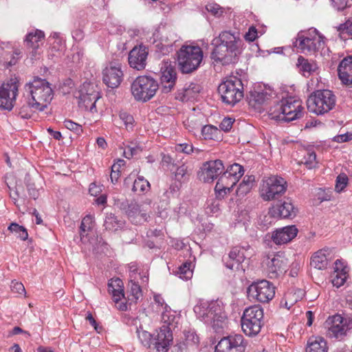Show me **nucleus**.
Wrapping results in <instances>:
<instances>
[{
    "label": "nucleus",
    "mask_w": 352,
    "mask_h": 352,
    "mask_svg": "<svg viewBox=\"0 0 352 352\" xmlns=\"http://www.w3.org/2000/svg\"><path fill=\"white\" fill-rule=\"evenodd\" d=\"M212 44L214 47L211 58L217 63L227 65L237 62L241 53L243 41L239 32L223 31L213 39Z\"/></svg>",
    "instance_id": "1"
},
{
    "label": "nucleus",
    "mask_w": 352,
    "mask_h": 352,
    "mask_svg": "<svg viewBox=\"0 0 352 352\" xmlns=\"http://www.w3.org/2000/svg\"><path fill=\"white\" fill-rule=\"evenodd\" d=\"M24 96L35 111H43L53 98V90L45 79L36 77L25 85Z\"/></svg>",
    "instance_id": "2"
},
{
    "label": "nucleus",
    "mask_w": 352,
    "mask_h": 352,
    "mask_svg": "<svg viewBox=\"0 0 352 352\" xmlns=\"http://www.w3.org/2000/svg\"><path fill=\"white\" fill-rule=\"evenodd\" d=\"M194 311L197 318L215 331L223 328L226 315L218 301L200 302L195 306Z\"/></svg>",
    "instance_id": "3"
},
{
    "label": "nucleus",
    "mask_w": 352,
    "mask_h": 352,
    "mask_svg": "<svg viewBox=\"0 0 352 352\" xmlns=\"http://www.w3.org/2000/svg\"><path fill=\"white\" fill-rule=\"evenodd\" d=\"M304 107L302 101L293 97L282 99L269 110L271 119L289 122L302 118Z\"/></svg>",
    "instance_id": "4"
},
{
    "label": "nucleus",
    "mask_w": 352,
    "mask_h": 352,
    "mask_svg": "<svg viewBox=\"0 0 352 352\" xmlns=\"http://www.w3.org/2000/svg\"><path fill=\"white\" fill-rule=\"evenodd\" d=\"M294 46L306 55H316L324 45V36L316 28L298 33Z\"/></svg>",
    "instance_id": "5"
},
{
    "label": "nucleus",
    "mask_w": 352,
    "mask_h": 352,
    "mask_svg": "<svg viewBox=\"0 0 352 352\" xmlns=\"http://www.w3.org/2000/svg\"><path fill=\"white\" fill-rule=\"evenodd\" d=\"M336 97L329 89H319L308 97L307 106L309 111L318 116L324 115L333 109L336 105Z\"/></svg>",
    "instance_id": "6"
},
{
    "label": "nucleus",
    "mask_w": 352,
    "mask_h": 352,
    "mask_svg": "<svg viewBox=\"0 0 352 352\" xmlns=\"http://www.w3.org/2000/svg\"><path fill=\"white\" fill-rule=\"evenodd\" d=\"M202 60L203 52L199 46L184 45L177 52L178 65L184 74L197 70Z\"/></svg>",
    "instance_id": "7"
},
{
    "label": "nucleus",
    "mask_w": 352,
    "mask_h": 352,
    "mask_svg": "<svg viewBox=\"0 0 352 352\" xmlns=\"http://www.w3.org/2000/svg\"><path fill=\"white\" fill-rule=\"evenodd\" d=\"M263 317V309L259 305L246 308L241 318L243 333L250 337L258 335L264 324Z\"/></svg>",
    "instance_id": "8"
},
{
    "label": "nucleus",
    "mask_w": 352,
    "mask_h": 352,
    "mask_svg": "<svg viewBox=\"0 0 352 352\" xmlns=\"http://www.w3.org/2000/svg\"><path fill=\"white\" fill-rule=\"evenodd\" d=\"M287 183L281 177L272 175L262 179L259 193L263 200L269 201L278 199L286 192Z\"/></svg>",
    "instance_id": "9"
},
{
    "label": "nucleus",
    "mask_w": 352,
    "mask_h": 352,
    "mask_svg": "<svg viewBox=\"0 0 352 352\" xmlns=\"http://www.w3.org/2000/svg\"><path fill=\"white\" fill-rule=\"evenodd\" d=\"M223 102L234 105L243 97V85L236 76H230L221 83L218 87Z\"/></svg>",
    "instance_id": "10"
},
{
    "label": "nucleus",
    "mask_w": 352,
    "mask_h": 352,
    "mask_svg": "<svg viewBox=\"0 0 352 352\" xmlns=\"http://www.w3.org/2000/svg\"><path fill=\"white\" fill-rule=\"evenodd\" d=\"M244 169L242 166L234 163L230 165L226 171L219 178L215 186V192L217 197L223 198L227 193L230 192L231 188L238 182L243 175Z\"/></svg>",
    "instance_id": "11"
},
{
    "label": "nucleus",
    "mask_w": 352,
    "mask_h": 352,
    "mask_svg": "<svg viewBox=\"0 0 352 352\" xmlns=\"http://www.w3.org/2000/svg\"><path fill=\"white\" fill-rule=\"evenodd\" d=\"M159 89L157 80L148 76H140L131 84V93L137 101L146 102L151 100Z\"/></svg>",
    "instance_id": "12"
},
{
    "label": "nucleus",
    "mask_w": 352,
    "mask_h": 352,
    "mask_svg": "<svg viewBox=\"0 0 352 352\" xmlns=\"http://www.w3.org/2000/svg\"><path fill=\"white\" fill-rule=\"evenodd\" d=\"M324 328L327 337L342 340L352 330V318L335 314L327 319Z\"/></svg>",
    "instance_id": "13"
},
{
    "label": "nucleus",
    "mask_w": 352,
    "mask_h": 352,
    "mask_svg": "<svg viewBox=\"0 0 352 352\" xmlns=\"http://www.w3.org/2000/svg\"><path fill=\"white\" fill-rule=\"evenodd\" d=\"M274 285L267 280H260L252 283L247 289L250 298L258 302L265 303L270 302L275 296Z\"/></svg>",
    "instance_id": "14"
},
{
    "label": "nucleus",
    "mask_w": 352,
    "mask_h": 352,
    "mask_svg": "<svg viewBox=\"0 0 352 352\" xmlns=\"http://www.w3.org/2000/svg\"><path fill=\"white\" fill-rule=\"evenodd\" d=\"M247 341L241 334L229 335L221 338L214 352H245Z\"/></svg>",
    "instance_id": "15"
},
{
    "label": "nucleus",
    "mask_w": 352,
    "mask_h": 352,
    "mask_svg": "<svg viewBox=\"0 0 352 352\" xmlns=\"http://www.w3.org/2000/svg\"><path fill=\"white\" fill-rule=\"evenodd\" d=\"M18 94L17 83L13 80L0 83V108L10 111Z\"/></svg>",
    "instance_id": "16"
},
{
    "label": "nucleus",
    "mask_w": 352,
    "mask_h": 352,
    "mask_svg": "<svg viewBox=\"0 0 352 352\" xmlns=\"http://www.w3.org/2000/svg\"><path fill=\"white\" fill-rule=\"evenodd\" d=\"M276 97V92L270 87H265L261 90L251 91L248 97V102L252 108L261 111L263 106L269 104Z\"/></svg>",
    "instance_id": "17"
},
{
    "label": "nucleus",
    "mask_w": 352,
    "mask_h": 352,
    "mask_svg": "<svg viewBox=\"0 0 352 352\" xmlns=\"http://www.w3.org/2000/svg\"><path fill=\"white\" fill-rule=\"evenodd\" d=\"M100 98L99 93L94 89V85L85 82L80 89L79 103L91 113L97 111L96 103Z\"/></svg>",
    "instance_id": "18"
},
{
    "label": "nucleus",
    "mask_w": 352,
    "mask_h": 352,
    "mask_svg": "<svg viewBox=\"0 0 352 352\" xmlns=\"http://www.w3.org/2000/svg\"><path fill=\"white\" fill-rule=\"evenodd\" d=\"M265 272L270 278H276L286 272L288 263L287 259L280 254L274 255L265 261Z\"/></svg>",
    "instance_id": "19"
},
{
    "label": "nucleus",
    "mask_w": 352,
    "mask_h": 352,
    "mask_svg": "<svg viewBox=\"0 0 352 352\" xmlns=\"http://www.w3.org/2000/svg\"><path fill=\"white\" fill-rule=\"evenodd\" d=\"M224 166L220 160L206 162L199 173L200 180L204 182H212L220 175L223 173Z\"/></svg>",
    "instance_id": "20"
},
{
    "label": "nucleus",
    "mask_w": 352,
    "mask_h": 352,
    "mask_svg": "<svg viewBox=\"0 0 352 352\" xmlns=\"http://www.w3.org/2000/svg\"><path fill=\"white\" fill-rule=\"evenodd\" d=\"M123 79V72L119 63H111L102 71L103 82L109 88L118 87Z\"/></svg>",
    "instance_id": "21"
},
{
    "label": "nucleus",
    "mask_w": 352,
    "mask_h": 352,
    "mask_svg": "<svg viewBox=\"0 0 352 352\" xmlns=\"http://www.w3.org/2000/svg\"><path fill=\"white\" fill-rule=\"evenodd\" d=\"M250 249L249 245L233 247L228 258L223 259L226 267L230 270H238L241 264L250 256L248 253Z\"/></svg>",
    "instance_id": "22"
},
{
    "label": "nucleus",
    "mask_w": 352,
    "mask_h": 352,
    "mask_svg": "<svg viewBox=\"0 0 352 352\" xmlns=\"http://www.w3.org/2000/svg\"><path fill=\"white\" fill-rule=\"evenodd\" d=\"M168 327L162 325L153 339V352H168L173 342V333Z\"/></svg>",
    "instance_id": "23"
},
{
    "label": "nucleus",
    "mask_w": 352,
    "mask_h": 352,
    "mask_svg": "<svg viewBox=\"0 0 352 352\" xmlns=\"http://www.w3.org/2000/svg\"><path fill=\"white\" fill-rule=\"evenodd\" d=\"M148 55V48L144 45L135 46L129 54L128 61L130 67L137 70L146 67Z\"/></svg>",
    "instance_id": "24"
},
{
    "label": "nucleus",
    "mask_w": 352,
    "mask_h": 352,
    "mask_svg": "<svg viewBox=\"0 0 352 352\" xmlns=\"http://www.w3.org/2000/svg\"><path fill=\"white\" fill-rule=\"evenodd\" d=\"M160 82L162 91L164 93H168L172 91L177 80V73L175 68L171 65L164 64L161 68Z\"/></svg>",
    "instance_id": "25"
},
{
    "label": "nucleus",
    "mask_w": 352,
    "mask_h": 352,
    "mask_svg": "<svg viewBox=\"0 0 352 352\" xmlns=\"http://www.w3.org/2000/svg\"><path fill=\"white\" fill-rule=\"evenodd\" d=\"M298 232L296 226H287L276 229L272 234V240L276 245L286 244L294 239Z\"/></svg>",
    "instance_id": "26"
},
{
    "label": "nucleus",
    "mask_w": 352,
    "mask_h": 352,
    "mask_svg": "<svg viewBox=\"0 0 352 352\" xmlns=\"http://www.w3.org/2000/svg\"><path fill=\"white\" fill-rule=\"evenodd\" d=\"M273 217L280 219H292L296 214V211L290 201H284L280 204L273 206L269 211Z\"/></svg>",
    "instance_id": "27"
},
{
    "label": "nucleus",
    "mask_w": 352,
    "mask_h": 352,
    "mask_svg": "<svg viewBox=\"0 0 352 352\" xmlns=\"http://www.w3.org/2000/svg\"><path fill=\"white\" fill-rule=\"evenodd\" d=\"M338 73L344 85L352 86V56L344 58L340 63Z\"/></svg>",
    "instance_id": "28"
},
{
    "label": "nucleus",
    "mask_w": 352,
    "mask_h": 352,
    "mask_svg": "<svg viewBox=\"0 0 352 352\" xmlns=\"http://www.w3.org/2000/svg\"><path fill=\"white\" fill-rule=\"evenodd\" d=\"M330 255L331 250L329 248H323L317 251L311 256V266L320 270L326 269L329 262Z\"/></svg>",
    "instance_id": "29"
},
{
    "label": "nucleus",
    "mask_w": 352,
    "mask_h": 352,
    "mask_svg": "<svg viewBox=\"0 0 352 352\" xmlns=\"http://www.w3.org/2000/svg\"><path fill=\"white\" fill-rule=\"evenodd\" d=\"M45 34L43 32L36 30L29 32L25 39V43L27 47L32 50V56L35 57L36 50L43 45Z\"/></svg>",
    "instance_id": "30"
},
{
    "label": "nucleus",
    "mask_w": 352,
    "mask_h": 352,
    "mask_svg": "<svg viewBox=\"0 0 352 352\" xmlns=\"http://www.w3.org/2000/svg\"><path fill=\"white\" fill-rule=\"evenodd\" d=\"M201 88L198 84L190 82L186 84L182 89L178 90L175 98L182 102L193 100L200 92Z\"/></svg>",
    "instance_id": "31"
},
{
    "label": "nucleus",
    "mask_w": 352,
    "mask_h": 352,
    "mask_svg": "<svg viewBox=\"0 0 352 352\" xmlns=\"http://www.w3.org/2000/svg\"><path fill=\"white\" fill-rule=\"evenodd\" d=\"M133 324L135 326L137 336L140 343L146 348H151L153 343V336L144 329L139 318L134 319Z\"/></svg>",
    "instance_id": "32"
},
{
    "label": "nucleus",
    "mask_w": 352,
    "mask_h": 352,
    "mask_svg": "<svg viewBox=\"0 0 352 352\" xmlns=\"http://www.w3.org/2000/svg\"><path fill=\"white\" fill-rule=\"evenodd\" d=\"M108 292L112 295L116 304L124 296L123 283L120 278L111 279L108 283Z\"/></svg>",
    "instance_id": "33"
},
{
    "label": "nucleus",
    "mask_w": 352,
    "mask_h": 352,
    "mask_svg": "<svg viewBox=\"0 0 352 352\" xmlns=\"http://www.w3.org/2000/svg\"><path fill=\"white\" fill-rule=\"evenodd\" d=\"M326 340L322 337L310 338L307 342L306 352H327Z\"/></svg>",
    "instance_id": "34"
},
{
    "label": "nucleus",
    "mask_w": 352,
    "mask_h": 352,
    "mask_svg": "<svg viewBox=\"0 0 352 352\" xmlns=\"http://www.w3.org/2000/svg\"><path fill=\"white\" fill-rule=\"evenodd\" d=\"M164 309L165 310L162 314V320L164 323L163 325H166L169 327L168 330L172 331V330L177 327L179 317L176 315L175 311H173L170 307H168L166 305Z\"/></svg>",
    "instance_id": "35"
},
{
    "label": "nucleus",
    "mask_w": 352,
    "mask_h": 352,
    "mask_svg": "<svg viewBox=\"0 0 352 352\" xmlns=\"http://www.w3.org/2000/svg\"><path fill=\"white\" fill-rule=\"evenodd\" d=\"M296 65L305 76H309L318 68L316 63L314 60L309 61L302 56L298 58Z\"/></svg>",
    "instance_id": "36"
},
{
    "label": "nucleus",
    "mask_w": 352,
    "mask_h": 352,
    "mask_svg": "<svg viewBox=\"0 0 352 352\" xmlns=\"http://www.w3.org/2000/svg\"><path fill=\"white\" fill-rule=\"evenodd\" d=\"M201 135L205 140L219 141L222 138L221 130L210 124L202 127Z\"/></svg>",
    "instance_id": "37"
},
{
    "label": "nucleus",
    "mask_w": 352,
    "mask_h": 352,
    "mask_svg": "<svg viewBox=\"0 0 352 352\" xmlns=\"http://www.w3.org/2000/svg\"><path fill=\"white\" fill-rule=\"evenodd\" d=\"M124 222L118 219V217L112 214H107L104 222V226L106 230L111 231H116L122 228Z\"/></svg>",
    "instance_id": "38"
},
{
    "label": "nucleus",
    "mask_w": 352,
    "mask_h": 352,
    "mask_svg": "<svg viewBox=\"0 0 352 352\" xmlns=\"http://www.w3.org/2000/svg\"><path fill=\"white\" fill-rule=\"evenodd\" d=\"M192 174V167L190 165L182 164L175 171V178L179 182H187Z\"/></svg>",
    "instance_id": "39"
},
{
    "label": "nucleus",
    "mask_w": 352,
    "mask_h": 352,
    "mask_svg": "<svg viewBox=\"0 0 352 352\" xmlns=\"http://www.w3.org/2000/svg\"><path fill=\"white\" fill-rule=\"evenodd\" d=\"M335 264L336 267L331 282L333 286L338 288L342 286L346 282L347 274L345 269L339 270L338 267V261H336Z\"/></svg>",
    "instance_id": "40"
},
{
    "label": "nucleus",
    "mask_w": 352,
    "mask_h": 352,
    "mask_svg": "<svg viewBox=\"0 0 352 352\" xmlns=\"http://www.w3.org/2000/svg\"><path fill=\"white\" fill-rule=\"evenodd\" d=\"M94 226V218L92 215H86L82 220L80 226V235L81 241L87 235V232L93 230Z\"/></svg>",
    "instance_id": "41"
},
{
    "label": "nucleus",
    "mask_w": 352,
    "mask_h": 352,
    "mask_svg": "<svg viewBox=\"0 0 352 352\" xmlns=\"http://www.w3.org/2000/svg\"><path fill=\"white\" fill-rule=\"evenodd\" d=\"M150 183L143 176H139L133 182L132 190L138 194H144L150 190Z\"/></svg>",
    "instance_id": "42"
},
{
    "label": "nucleus",
    "mask_w": 352,
    "mask_h": 352,
    "mask_svg": "<svg viewBox=\"0 0 352 352\" xmlns=\"http://www.w3.org/2000/svg\"><path fill=\"white\" fill-rule=\"evenodd\" d=\"M136 279H131L129 283V300L137 302L142 296V291L138 281Z\"/></svg>",
    "instance_id": "43"
},
{
    "label": "nucleus",
    "mask_w": 352,
    "mask_h": 352,
    "mask_svg": "<svg viewBox=\"0 0 352 352\" xmlns=\"http://www.w3.org/2000/svg\"><path fill=\"white\" fill-rule=\"evenodd\" d=\"M192 263L185 262L179 267L177 274L178 276L182 280H189L192 276Z\"/></svg>",
    "instance_id": "44"
},
{
    "label": "nucleus",
    "mask_w": 352,
    "mask_h": 352,
    "mask_svg": "<svg viewBox=\"0 0 352 352\" xmlns=\"http://www.w3.org/2000/svg\"><path fill=\"white\" fill-rule=\"evenodd\" d=\"M342 39L346 40L347 36H352V19H348L345 23L340 24L337 27Z\"/></svg>",
    "instance_id": "45"
},
{
    "label": "nucleus",
    "mask_w": 352,
    "mask_h": 352,
    "mask_svg": "<svg viewBox=\"0 0 352 352\" xmlns=\"http://www.w3.org/2000/svg\"><path fill=\"white\" fill-rule=\"evenodd\" d=\"M298 295L296 296V292H289L285 296V303L284 307L287 309H290V308L298 300V299L303 294L302 291L300 289L298 290Z\"/></svg>",
    "instance_id": "46"
},
{
    "label": "nucleus",
    "mask_w": 352,
    "mask_h": 352,
    "mask_svg": "<svg viewBox=\"0 0 352 352\" xmlns=\"http://www.w3.org/2000/svg\"><path fill=\"white\" fill-rule=\"evenodd\" d=\"M126 213L129 217L141 216L144 220L146 219V214L142 212L140 205L135 201H131L126 210Z\"/></svg>",
    "instance_id": "47"
},
{
    "label": "nucleus",
    "mask_w": 352,
    "mask_h": 352,
    "mask_svg": "<svg viewBox=\"0 0 352 352\" xmlns=\"http://www.w3.org/2000/svg\"><path fill=\"white\" fill-rule=\"evenodd\" d=\"M12 233H14L17 237L25 241L28 237L27 230L16 223H12L8 228Z\"/></svg>",
    "instance_id": "48"
},
{
    "label": "nucleus",
    "mask_w": 352,
    "mask_h": 352,
    "mask_svg": "<svg viewBox=\"0 0 352 352\" xmlns=\"http://www.w3.org/2000/svg\"><path fill=\"white\" fill-rule=\"evenodd\" d=\"M142 151V147L136 142H131L124 151V157L130 159Z\"/></svg>",
    "instance_id": "49"
},
{
    "label": "nucleus",
    "mask_w": 352,
    "mask_h": 352,
    "mask_svg": "<svg viewBox=\"0 0 352 352\" xmlns=\"http://www.w3.org/2000/svg\"><path fill=\"white\" fill-rule=\"evenodd\" d=\"M304 164L308 169H312L316 167L318 162L316 160V154L314 151H308L304 157Z\"/></svg>",
    "instance_id": "50"
},
{
    "label": "nucleus",
    "mask_w": 352,
    "mask_h": 352,
    "mask_svg": "<svg viewBox=\"0 0 352 352\" xmlns=\"http://www.w3.org/2000/svg\"><path fill=\"white\" fill-rule=\"evenodd\" d=\"M32 109H34L30 104V99H28L27 104H23L19 110V115L21 118L28 119L32 116Z\"/></svg>",
    "instance_id": "51"
},
{
    "label": "nucleus",
    "mask_w": 352,
    "mask_h": 352,
    "mask_svg": "<svg viewBox=\"0 0 352 352\" xmlns=\"http://www.w3.org/2000/svg\"><path fill=\"white\" fill-rule=\"evenodd\" d=\"M206 9L216 17L221 16L223 13V8L217 3H208L206 6Z\"/></svg>",
    "instance_id": "52"
},
{
    "label": "nucleus",
    "mask_w": 352,
    "mask_h": 352,
    "mask_svg": "<svg viewBox=\"0 0 352 352\" xmlns=\"http://www.w3.org/2000/svg\"><path fill=\"white\" fill-rule=\"evenodd\" d=\"M63 124L65 128L72 131H74L77 135H80L82 132V126L78 124V123L73 122L72 120H65Z\"/></svg>",
    "instance_id": "53"
},
{
    "label": "nucleus",
    "mask_w": 352,
    "mask_h": 352,
    "mask_svg": "<svg viewBox=\"0 0 352 352\" xmlns=\"http://www.w3.org/2000/svg\"><path fill=\"white\" fill-rule=\"evenodd\" d=\"M120 118L123 121L127 129L133 128L134 119L131 114L126 111H121L120 113Z\"/></svg>",
    "instance_id": "54"
},
{
    "label": "nucleus",
    "mask_w": 352,
    "mask_h": 352,
    "mask_svg": "<svg viewBox=\"0 0 352 352\" xmlns=\"http://www.w3.org/2000/svg\"><path fill=\"white\" fill-rule=\"evenodd\" d=\"M348 177L344 174H340L337 177L336 189L338 191H341L348 184Z\"/></svg>",
    "instance_id": "55"
},
{
    "label": "nucleus",
    "mask_w": 352,
    "mask_h": 352,
    "mask_svg": "<svg viewBox=\"0 0 352 352\" xmlns=\"http://www.w3.org/2000/svg\"><path fill=\"white\" fill-rule=\"evenodd\" d=\"M332 5L338 10H343L351 6L352 0H331Z\"/></svg>",
    "instance_id": "56"
},
{
    "label": "nucleus",
    "mask_w": 352,
    "mask_h": 352,
    "mask_svg": "<svg viewBox=\"0 0 352 352\" xmlns=\"http://www.w3.org/2000/svg\"><path fill=\"white\" fill-rule=\"evenodd\" d=\"M234 122V120L230 118H225L221 121L219 127L220 130L223 131L225 132H228L230 131V129L232 127L233 123Z\"/></svg>",
    "instance_id": "57"
},
{
    "label": "nucleus",
    "mask_w": 352,
    "mask_h": 352,
    "mask_svg": "<svg viewBox=\"0 0 352 352\" xmlns=\"http://www.w3.org/2000/svg\"><path fill=\"white\" fill-rule=\"evenodd\" d=\"M11 289L13 293L18 294H23L25 293V289L21 283L12 280L11 283Z\"/></svg>",
    "instance_id": "58"
},
{
    "label": "nucleus",
    "mask_w": 352,
    "mask_h": 352,
    "mask_svg": "<svg viewBox=\"0 0 352 352\" xmlns=\"http://www.w3.org/2000/svg\"><path fill=\"white\" fill-rule=\"evenodd\" d=\"M333 140L334 142L339 143L346 142L352 140V133L346 132L344 134L338 135Z\"/></svg>",
    "instance_id": "59"
},
{
    "label": "nucleus",
    "mask_w": 352,
    "mask_h": 352,
    "mask_svg": "<svg viewBox=\"0 0 352 352\" xmlns=\"http://www.w3.org/2000/svg\"><path fill=\"white\" fill-rule=\"evenodd\" d=\"M257 37V30L256 28L252 26L249 28L248 32L245 35V38L248 41H254Z\"/></svg>",
    "instance_id": "60"
},
{
    "label": "nucleus",
    "mask_w": 352,
    "mask_h": 352,
    "mask_svg": "<svg viewBox=\"0 0 352 352\" xmlns=\"http://www.w3.org/2000/svg\"><path fill=\"white\" fill-rule=\"evenodd\" d=\"M251 189L252 188L248 186V185L241 182L236 190V194L239 196H244L247 195Z\"/></svg>",
    "instance_id": "61"
},
{
    "label": "nucleus",
    "mask_w": 352,
    "mask_h": 352,
    "mask_svg": "<svg viewBox=\"0 0 352 352\" xmlns=\"http://www.w3.org/2000/svg\"><path fill=\"white\" fill-rule=\"evenodd\" d=\"M28 190L29 195L33 198L34 199H36L38 197V191L36 190L34 184H28Z\"/></svg>",
    "instance_id": "62"
},
{
    "label": "nucleus",
    "mask_w": 352,
    "mask_h": 352,
    "mask_svg": "<svg viewBox=\"0 0 352 352\" xmlns=\"http://www.w3.org/2000/svg\"><path fill=\"white\" fill-rule=\"evenodd\" d=\"M129 276L131 279H136V273L138 272V266L134 263H131L129 265Z\"/></svg>",
    "instance_id": "63"
},
{
    "label": "nucleus",
    "mask_w": 352,
    "mask_h": 352,
    "mask_svg": "<svg viewBox=\"0 0 352 352\" xmlns=\"http://www.w3.org/2000/svg\"><path fill=\"white\" fill-rule=\"evenodd\" d=\"M125 164L124 160H118V161L111 166V170L113 172L120 173V168Z\"/></svg>",
    "instance_id": "64"
}]
</instances>
